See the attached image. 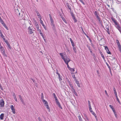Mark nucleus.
Instances as JSON below:
<instances>
[{
    "mask_svg": "<svg viewBox=\"0 0 121 121\" xmlns=\"http://www.w3.org/2000/svg\"><path fill=\"white\" fill-rule=\"evenodd\" d=\"M1 52L2 54L4 55V56H6V55L4 49L3 50H1Z\"/></svg>",
    "mask_w": 121,
    "mask_h": 121,
    "instance_id": "f3484780",
    "label": "nucleus"
},
{
    "mask_svg": "<svg viewBox=\"0 0 121 121\" xmlns=\"http://www.w3.org/2000/svg\"><path fill=\"white\" fill-rule=\"evenodd\" d=\"M42 25L43 27L46 30V29L45 25L44 24H43V25Z\"/></svg>",
    "mask_w": 121,
    "mask_h": 121,
    "instance_id": "13d9d810",
    "label": "nucleus"
},
{
    "mask_svg": "<svg viewBox=\"0 0 121 121\" xmlns=\"http://www.w3.org/2000/svg\"><path fill=\"white\" fill-rule=\"evenodd\" d=\"M113 112L114 114H117V112H116L115 110L114 111H113Z\"/></svg>",
    "mask_w": 121,
    "mask_h": 121,
    "instance_id": "774afa93",
    "label": "nucleus"
},
{
    "mask_svg": "<svg viewBox=\"0 0 121 121\" xmlns=\"http://www.w3.org/2000/svg\"><path fill=\"white\" fill-rule=\"evenodd\" d=\"M106 65H107V66L108 67V68H110V66L106 62Z\"/></svg>",
    "mask_w": 121,
    "mask_h": 121,
    "instance_id": "4d7b16f0",
    "label": "nucleus"
},
{
    "mask_svg": "<svg viewBox=\"0 0 121 121\" xmlns=\"http://www.w3.org/2000/svg\"><path fill=\"white\" fill-rule=\"evenodd\" d=\"M78 117L80 121H82V118H81L80 116H78Z\"/></svg>",
    "mask_w": 121,
    "mask_h": 121,
    "instance_id": "e433bc0d",
    "label": "nucleus"
},
{
    "mask_svg": "<svg viewBox=\"0 0 121 121\" xmlns=\"http://www.w3.org/2000/svg\"><path fill=\"white\" fill-rule=\"evenodd\" d=\"M99 14L97 12V11H95L94 12V15L96 16V17H99L98 16Z\"/></svg>",
    "mask_w": 121,
    "mask_h": 121,
    "instance_id": "aec40b11",
    "label": "nucleus"
},
{
    "mask_svg": "<svg viewBox=\"0 0 121 121\" xmlns=\"http://www.w3.org/2000/svg\"><path fill=\"white\" fill-rule=\"evenodd\" d=\"M72 46L73 47H74L75 46V44L73 42H71Z\"/></svg>",
    "mask_w": 121,
    "mask_h": 121,
    "instance_id": "603ef678",
    "label": "nucleus"
},
{
    "mask_svg": "<svg viewBox=\"0 0 121 121\" xmlns=\"http://www.w3.org/2000/svg\"><path fill=\"white\" fill-rule=\"evenodd\" d=\"M69 85L70 86V87L71 88V89H72V88H73V86L71 84V82H70V83H69Z\"/></svg>",
    "mask_w": 121,
    "mask_h": 121,
    "instance_id": "a18cd8bd",
    "label": "nucleus"
},
{
    "mask_svg": "<svg viewBox=\"0 0 121 121\" xmlns=\"http://www.w3.org/2000/svg\"><path fill=\"white\" fill-rule=\"evenodd\" d=\"M73 94L76 96H78V95L77 93L75 91L73 92Z\"/></svg>",
    "mask_w": 121,
    "mask_h": 121,
    "instance_id": "8fccbe9b",
    "label": "nucleus"
},
{
    "mask_svg": "<svg viewBox=\"0 0 121 121\" xmlns=\"http://www.w3.org/2000/svg\"><path fill=\"white\" fill-rule=\"evenodd\" d=\"M105 93L106 94V95L108 96H109V95L107 93V91H106V90H105Z\"/></svg>",
    "mask_w": 121,
    "mask_h": 121,
    "instance_id": "6e6d98bb",
    "label": "nucleus"
},
{
    "mask_svg": "<svg viewBox=\"0 0 121 121\" xmlns=\"http://www.w3.org/2000/svg\"><path fill=\"white\" fill-rule=\"evenodd\" d=\"M110 59L112 60H113L115 62L116 61V59L114 57H110Z\"/></svg>",
    "mask_w": 121,
    "mask_h": 121,
    "instance_id": "b1692460",
    "label": "nucleus"
},
{
    "mask_svg": "<svg viewBox=\"0 0 121 121\" xmlns=\"http://www.w3.org/2000/svg\"><path fill=\"white\" fill-rule=\"evenodd\" d=\"M40 19V23L42 24V25H43V23L42 21L41 20V19Z\"/></svg>",
    "mask_w": 121,
    "mask_h": 121,
    "instance_id": "09e8293b",
    "label": "nucleus"
},
{
    "mask_svg": "<svg viewBox=\"0 0 121 121\" xmlns=\"http://www.w3.org/2000/svg\"><path fill=\"white\" fill-rule=\"evenodd\" d=\"M49 16L50 19L52 18V16L50 14H49Z\"/></svg>",
    "mask_w": 121,
    "mask_h": 121,
    "instance_id": "338daca9",
    "label": "nucleus"
},
{
    "mask_svg": "<svg viewBox=\"0 0 121 121\" xmlns=\"http://www.w3.org/2000/svg\"><path fill=\"white\" fill-rule=\"evenodd\" d=\"M111 18L113 22L114 23L115 25L116 28L118 26H120L119 23L114 18L112 17Z\"/></svg>",
    "mask_w": 121,
    "mask_h": 121,
    "instance_id": "f257e3e1",
    "label": "nucleus"
},
{
    "mask_svg": "<svg viewBox=\"0 0 121 121\" xmlns=\"http://www.w3.org/2000/svg\"><path fill=\"white\" fill-rule=\"evenodd\" d=\"M105 50H106V51L108 54H111V53L109 51L108 47L106 46L105 47Z\"/></svg>",
    "mask_w": 121,
    "mask_h": 121,
    "instance_id": "f8f14e48",
    "label": "nucleus"
},
{
    "mask_svg": "<svg viewBox=\"0 0 121 121\" xmlns=\"http://www.w3.org/2000/svg\"><path fill=\"white\" fill-rule=\"evenodd\" d=\"M4 42L8 46V48L10 49H11V46H10L9 44V43L8 41L7 40H6L4 41Z\"/></svg>",
    "mask_w": 121,
    "mask_h": 121,
    "instance_id": "ddd939ff",
    "label": "nucleus"
},
{
    "mask_svg": "<svg viewBox=\"0 0 121 121\" xmlns=\"http://www.w3.org/2000/svg\"><path fill=\"white\" fill-rule=\"evenodd\" d=\"M69 69L71 71H72L73 72H74L75 71L74 69V68H70Z\"/></svg>",
    "mask_w": 121,
    "mask_h": 121,
    "instance_id": "bb28decb",
    "label": "nucleus"
},
{
    "mask_svg": "<svg viewBox=\"0 0 121 121\" xmlns=\"http://www.w3.org/2000/svg\"><path fill=\"white\" fill-rule=\"evenodd\" d=\"M59 77V80L60 81H61L62 80V78H61V76H60V77Z\"/></svg>",
    "mask_w": 121,
    "mask_h": 121,
    "instance_id": "5fc2aeb1",
    "label": "nucleus"
},
{
    "mask_svg": "<svg viewBox=\"0 0 121 121\" xmlns=\"http://www.w3.org/2000/svg\"><path fill=\"white\" fill-rule=\"evenodd\" d=\"M86 46L88 48L89 50L90 51H91V48L90 46L88 44H87Z\"/></svg>",
    "mask_w": 121,
    "mask_h": 121,
    "instance_id": "c9c22d12",
    "label": "nucleus"
},
{
    "mask_svg": "<svg viewBox=\"0 0 121 121\" xmlns=\"http://www.w3.org/2000/svg\"><path fill=\"white\" fill-rule=\"evenodd\" d=\"M71 90H72V91L73 92L75 91L74 89L73 88H72Z\"/></svg>",
    "mask_w": 121,
    "mask_h": 121,
    "instance_id": "052dcab7",
    "label": "nucleus"
},
{
    "mask_svg": "<svg viewBox=\"0 0 121 121\" xmlns=\"http://www.w3.org/2000/svg\"><path fill=\"white\" fill-rule=\"evenodd\" d=\"M100 54H101V56L103 58L104 60H105V58H104V56L103 54L102 53V52H101L100 53Z\"/></svg>",
    "mask_w": 121,
    "mask_h": 121,
    "instance_id": "ea45409f",
    "label": "nucleus"
},
{
    "mask_svg": "<svg viewBox=\"0 0 121 121\" xmlns=\"http://www.w3.org/2000/svg\"><path fill=\"white\" fill-rule=\"evenodd\" d=\"M38 119L39 121H42L40 117H39L38 118Z\"/></svg>",
    "mask_w": 121,
    "mask_h": 121,
    "instance_id": "680f3d73",
    "label": "nucleus"
},
{
    "mask_svg": "<svg viewBox=\"0 0 121 121\" xmlns=\"http://www.w3.org/2000/svg\"><path fill=\"white\" fill-rule=\"evenodd\" d=\"M113 89L114 93V94L115 95V96H117V92H116V90L115 88L113 87Z\"/></svg>",
    "mask_w": 121,
    "mask_h": 121,
    "instance_id": "5701e85b",
    "label": "nucleus"
},
{
    "mask_svg": "<svg viewBox=\"0 0 121 121\" xmlns=\"http://www.w3.org/2000/svg\"><path fill=\"white\" fill-rule=\"evenodd\" d=\"M84 117L85 119L86 120H86L87 121H89V120L86 114H84Z\"/></svg>",
    "mask_w": 121,
    "mask_h": 121,
    "instance_id": "412c9836",
    "label": "nucleus"
},
{
    "mask_svg": "<svg viewBox=\"0 0 121 121\" xmlns=\"http://www.w3.org/2000/svg\"><path fill=\"white\" fill-rule=\"evenodd\" d=\"M69 39L71 41V43L73 42V40L71 38H69Z\"/></svg>",
    "mask_w": 121,
    "mask_h": 121,
    "instance_id": "e2e57ef3",
    "label": "nucleus"
},
{
    "mask_svg": "<svg viewBox=\"0 0 121 121\" xmlns=\"http://www.w3.org/2000/svg\"><path fill=\"white\" fill-rule=\"evenodd\" d=\"M88 104L89 105V107H91V102L90 101L88 100Z\"/></svg>",
    "mask_w": 121,
    "mask_h": 121,
    "instance_id": "a19ab883",
    "label": "nucleus"
},
{
    "mask_svg": "<svg viewBox=\"0 0 121 121\" xmlns=\"http://www.w3.org/2000/svg\"><path fill=\"white\" fill-rule=\"evenodd\" d=\"M92 56H93V58L95 60V59H96V57L94 53L93 54H92Z\"/></svg>",
    "mask_w": 121,
    "mask_h": 121,
    "instance_id": "58836bf2",
    "label": "nucleus"
},
{
    "mask_svg": "<svg viewBox=\"0 0 121 121\" xmlns=\"http://www.w3.org/2000/svg\"><path fill=\"white\" fill-rule=\"evenodd\" d=\"M25 14L23 12L21 11L20 14L18 16L20 17L22 19L24 20L25 19Z\"/></svg>",
    "mask_w": 121,
    "mask_h": 121,
    "instance_id": "f03ea898",
    "label": "nucleus"
},
{
    "mask_svg": "<svg viewBox=\"0 0 121 121\" xmlns=\"http://www.w3.org/2000/svg\"><path fill=\"white\" fill-rule=\"evenodd\" d=\"M4 116V114L3 113H2L0 115V119L1 120H3Z\"/></svg>",
    "mask_w": 121,
    "mask_h": 121,
    "instance_id": "6ab92c4d",
    "label": "nucleus"
},
{
    "mask_svg": "<svg viewBox=\"0 0 121 121\" xmlns=\"http://www.w3.org/2000/svg\"><path fill=\"white\" fill-rule=\"evenodd\" d=\"M18 96L20 100H22V97L21 95H19Z\"/></svg>",
    "mask_w": 121,
    "mask_h": 121,
    "instance_id": "3c124183",
    "label": "nucleus"
},
{
    "mask_svg": "<svg viewBox=\"0 0 121 121\" xmlns=\"http://www.w3.org/2000/svg\"><path fill=\"white\" fill-rule=\"evenodd\" d=\"M21 12V11H19L18 9H15V14L17 15V16H18L20 14V13Z\"/></svg>",
    "mask_w": 121,
    "mask_h": 121,
    "instance_id": "39448f33",
    "label": "nucleus"
},
{
    "mask_svg": "<svg viewBox=\"0 0 121 121\" xmlns=\"http://www.w3.org/2000/svg\"><path fill=\"white\" fill-rule=\"evenodd\" d=\"M116 28L117 29L120 33H121V27L120 26H118Z\"/></svg>",
    "mask_w": 121,
    "mask_h": 121,
    "instance_id": "4be33fe9",
    "label": "nucleus"
},
{
    "mask_svg": "<svg viewBox=\"0 0 121 121\" xmlns=\"http://www.w3.org/2000/svg\"><path fill=\"white\" fill-rule=\"evenodd\" d=\"M109 106L110 108L112 109L113 111L115 110V108H114L113 106H112L111 105H109Z\"/></svg>",
    "mask_w": 121,
    "mask_h": 121,
    "instance_id": "393cba45",
    "label": "nucleus"
},
{
    "mask_svg": "<svg viewBox=\"0 0 121 121\" xmlns=\"http://www.w3.org/2000/svg\"><path fill=\"white\" fill-rule=\"evenodd\" d=\"M72 18L74 21L75 22H77V20L76 19L75 17L74 16H72Z\"/></svg>",
    "mask_w": 121,
    "mask_h": 121,
    "instance_id": "a878e982",
    "label": "nucleus"
},
{
    "mask_svg": "<svg viewBox=\"0 0 121 121\" xmlns=\"http://www.w3.org/2000/svg\"><path fill=\"white\" fill-rule=\"evenodd\" d=\"M0 22L4 26L5 28L7 30H8V27L6 26L5 24L4 23L2 19L0 20Z\"/></svg>",
    "mask_w": 121,
    "mask_h": 121,
    "instance_id": "7ed1b4c3",
    "label": "nucleus"
},
{
    "mask_svg": "<svg viewBox=\"0 0 121 121\" xmlns=\"http://www.w3.org/2000/svg\"><path fill=\"white\" fill-rule=\"evenodd\" d=\"M61 17L62 18V20L66 23H67V21H66L65 20V18L63 17H62V16H61Z\"/></svg>",
    "mask_w": 121,
    "mask_h": 121,
    "instance_id": "72a5a7b5",
    "label": "nucleus"
},
{
    "mask_svg": "<svg viewBox=\"0 0 121 121\" xmlns=\"http://www.w3.org/2000/svg\"><path fill=\"white\" fill-rule=\"evenodd\" d=\"M4 101L2 99L0 101V107H3L4 106Z\"/></svg>",
    "mask_w": 121,
    "mask_h": 121,
    "instance_id": "423d86ee",
    "label": "nucleus"
},
{
    "mask_svg": "<svg viewBox=\"0 0 121 121\" xmlns=\"http://www.w3.org/2000/svg\"><path fill=\"white\" fill-rule=\"evenodd\" d=\"M37 16H38V17L40 19H42V17L39 13H37Z\"/></svg>",
    "mask_w": 121,
    "mask_h": 121,
    "instance_id": "473e14b6",
    "label": "nucleus"
},
{
    "mask_svg": "<svg viewBox=\"0 0 121 121\" xmlns=\"http://www.w3.org/2000/svg\"><path fill=\"white\" fill-rule=\"evenodd\" d=\"M32 26H30L28 28V32L30 34H31L33 33V31L32 30Z\"/></svg>",
    "mask_w": 121,
    "mask_h": 121,
    "instance_id": "20e7f679",
    "label": "nucleus"
},
{
    "mask_svg": "<svg viewBox=\"0 0 121 121\" xmlns=\"http://www.w3.org/2000/svg\"><path fill=\"white\" fill-rule=\"evenodd\" d=\"M1 37L3 38V40L4 41L6 40H5V38L4 36L3 35V34H2L1 35H0Z\"/></svg>",
    "mask_w": 121,
    "mask_h": 121,
    "instance_id": "cd10ccee",
    "label": "nucleus"
},
{
    "mask_svg": "<svg viewBox=\"0 0 121 121\" xmlns=\"http://www.w3.org/2000/svg\"><path fill=\"white\" fill-rule=\"evenodd\" d=\"M43 102L45 104H46L45 106H46V107L49 110V111H50V109L49 107L48 106V103L46 101L45 102Z\"/></svg>",
    "mask_w": 121,
    "mask_h": 121,
    "instance_id": "9b49d317",
    "label": "nucleus"
},
{
    "mask_svg": "<svg viewBox=\"0 0 121 121\" xmlns=\"http://www.w3.org/2000/svg\"><path fill=\"white\" fill-rule=\"evenodd\" d=\"M51 25L52 26V28L53 29L54 31H55L56 30V27L55 26V25L54 24V22L51 23Z\"/></svg>",
    "mask_w": 121,
    "mask_h": 121,
    "instance_id": "9d476101",
    "label": "nucleus"
},
{
    "mask_svg": "<svg viewBox=\"0 0 121 121\" xmlns=\"http://www.w3.org/2000/svg\"><path fill=\"white\" fill-rule=\"evenodd\" d=\"M116 96V97L117 100V101L118 102V103L120 104H121V103L120 102V101H119V99H118V97L117 96Z\"/></svg>",
    "mask_w": 121,
    "mask_h": 121,
    "instance_id": "c756f323",
    "label": "nucleus"
},
{
    "mask_svg": "<svg viewBox=\"0 0 121 121\" xmlns=\"http://www.w3.org/2000/svg\"><path fill=\"white\" fill-rule=\"evenodd\" d=\"M73 49L74 52L76 53V50L75 48V47H73Z\"/></svg>",
    "mask_w": 121,
    "mask_h": 121,
    "instance_id": "37998d69",
    "label": "nucleus"
},
{
    "mask_svg": "<svg viewBox=\"0 0 121 121\" xmlns=\"http://www.w3.org/2000/svg\"><path fill=\"white\" fill-rule=\"evenodd\" d=\"M38 31H39L40 32V33L41 35L43 37V38H44V37H43L44 36L43 35V34L42 33L41 30H40L39 31V30Z\"/></svg>",
    "mask_w": 121,
    "mask_h": 121,
    "instance_id": "c85d7f7f",
    "label": "nucleus"
},
{
    "mask_svg": "<svg viewBox=\"0 0 121 121\" xmlns=\"http://www.w3.org/2000/svg\"><path fill=\"white\" fill-rule=\"evenodd\" d=\"M91 113L95 117L96 120L97 121V116H96V115L95 113L93 112V111L91 112Z\"/></svg>",
    "mask_w": 121,
    "mask_h": 121,
    "instance_id": "a211bd4d",
    "label": "nucleus"
},
{
    "mask_svg": "<svg viewBox=\"0 0 121 121\" xmlns=\"http://www.w3.org/2000/svg\"><path fill=\"white\" fill-rule=\"evenodd\" d=\"M50 19L51 23L54 22L52 18Z\"/></svg>",
    "mask_w": 121,
    "mask_h": 121,
    "instance_id": "de8ad7c7",
    "label": "nucleus"
},
{
    "mask_svg": "<svg viewBox=\"0 0 121 121\" xmlns=\"http://www.w3.org/2000/svg\"><path fill=\"white\" fill-rule=\"evenodd\" d=\"M21 101V102H22V104H25L23 100V99H22V100H20Z\"/></svg>",
    "mask_w": 121,
    "mask_h": 121,
    "instance_id": "864d4df0",
    "label": "nucleus"
},
{
    "mask_svg": "<svg viewBox=\"0 0 121 121\" xmlns=\"http://www.w3.org/2000/svg\"><path fill=\"white\" fill-rule=\"evenodd\" d=\"M10 108H11V110L12 111L13 113L14 114H15L16 113L15 109L14 108L13 106V105H11V106Z\"/></svg>",
    "mask_w": 121,
    "mask_h": 121,
    "instance_id": "1a4fd4ad",
    "label": "nucleus"
},
{
    "mask_svg": "<svg viewBox=\"0 0 121 121\" xmlns=\"http://www.w3.org/2000/svg\"><path fill=\"white\" fill-rule=\"evenodd\" d=\"M60 55L61 56V57L63 59V60H64V58L65 57H64V56L63 54L62 53H60Z\"/></svg>",
    "mask_w": 121,
    "mask_h": 121,
    "instance_id": "f704fd0d",
    "label": "nucleus"
},
{
    "mask_svg": "<svg viewBox=\"0 0 121 121\" xmlns=\"http://www.w3.org/2000/svg\"><path fill=\"white\" fill-rule=\"evenodd\" d=\"M54 98H55V101H56V103L59 101L58 99H57V97L56 96L55 97H54Z\"/></svg>",
    "mask_w": 121,
    "mask_h": 121,
    "instance_id": "49530a36",
    "label": "nucleus"
},
{
    "mask_svg": "<svg viewBox=\"0 0 121 121\" xmlns=\"http://www.w3.org/2000/svg\"><path fill=\"white\" fill-rule=\"evenodd\" d=\"M49 16L50 19L52 18V16L50 14H49Z\"/></svg>",
    "mask_w": 121,
    "mask_h": 121,
    "instance_id": "69168bd1",
    "label": "nucleus"
},
{
    "mask_svg": "<svg viewBox=\"0 0 121 121\" xmlns=\"http://www.w3.org/2000/svg\"><path fill=\"white\" fill-rule=\"evenodd\" d=\"M106 29V30L108 33V34H110V33L109 32V27L108 25H107L105 27Z\"/></svg>",
    "mask_w": 121,
    "mask_h": 121,
    "instance_id": "6e6552de",
    "label": "nucleus"
},
{
    "mask_svg": "<svg viewBox=\"0 0 121 121\" xmlns=\"http://www.w3.org/2000/svg\"><path fill=\"white\" fill-rule=\"evenodd\" d=\"M76 82L77 84V85L78 86V87H80V85L78 81L77 80H76Z\"/></svg>",
    "mask_w": 121,
    "mask_h": 121,
    "instance_id": "7c9ffc66",
    "label": "nucleus"
},
{
    "mask_svg": "<svg viewBox=\"0 0 121 121\" xmlns=\"http://www.w3.org/2000/svg\"><path fill=\"white\" fill-rule=\"evenodd\" d=\"M41 98L43 102H45L46 100L43 99L44 96H43V93H41Z\"/></svg>",
    "mask_w": 121,
    "mask_h": 121,
    "instance_id": "4468645a",
    "label": "nucleus"
},
{
    "mask_svg": "<svg viewBox=\"0 0 121 121\" xmlns=\"http://www.w3.org/2000/svg\"><path fill=\"white\" fill-rule=\"evenodd\" d=\"M63 60L65 62H69L70 60V59L68 57H65L64 58V60Z\"/></svg>",
    "mask_w": 121,
    "mask_h": 121,
    "instance_id": "0eeeda50",
    "label": "nucleus"
},
{
    "mask_svg": "<svg viewBox=\"0 0 121 121\" xmlns=\"http://www.w3.org/2000/svg\"><path fill=\"white\" fill-rule=\"evenodd\" d=\"M82 4H84V3L82 0H79Z\"/></svg>",
    "mask_w": 121,
    "mask_h": 121,
    "instance_id": "bf43d9fd",
    "label": "nucleus"
},
{
    "mask_svg": "<svg viewBox=\"0 0 121 121\" xmlns=\"http://www.w3.org/2000/svg\"><path fill=\"white\" fill-rule=\"evenodd\" d=\"M89 111L91 112H92L93 111L92 110L91 107H89Z\"/></svg>",
    "mask_w": 121,
    "mask_h": 121,
    "instance_id": "c03bdc74",
    "label": "nucleus"
},
{
    "mask_svg": "<svg viewBox=\"0 0 121 121\" xmlns=\"http://www.w3.org/2000/svg\"><path fill=\"white\" fill-rule=\"evenodd\" d=\"M35 26L37 28V30L38 31H39L40 29H39V27L38 23H35Z\"/></svg>",
    "mask_w": 121,
    "mask_h": 121,
    "instance_id": "dca6fc26",
    "label": "nucleus"
},
{
    "mask_svg": "<svg viewBox=\"0 0 121 121\" xmlns=\"http://www.w3.org/2000/svg\"><path fill=\"white\" fill-rule=\"evenodd\" d=\"M98 21H99V23L102 26L103 25L102 24V22L101 21V19H100L98 20Z\"/></svg>",
    "mask_w": 121,
    "mask_h": 121,
    "instance_id": "79ce46f5",
    "label": "nucleus"
},
{
    "mask_svg": "<svg viewBox=\"0 0 121 121\" xmlns=\"http://www.w3.org/2000/svg\"><path fill=\"white\" fill-rule=\"evenodd\" d=\"M56 103L57 104V105H58L59 107L61 109H62V108L61 106L60 103L59 102V101L58 102Z\"/></svg>",
    "mask_w": 121,
    "mask_h": 121,
    "instance_id": "2eb2a0df",
    "label": "nucleus"
},
{
    "mask_svg": "<svg viewBox=\"0 0 121 121\" xmlns=\"http://www.w3.org/2000/svg\"><path fill=\"white\" fill-rule=\"evenodd\" d=\"M65 80H66V81L67 82H68V83H70V81L69 80L68 78H66Z\"/></svg>",
    "mask_w": 121,
    "mask_h": 121,
    "instance_id": "4c0bfd02",
    "label": "nucleus"
},
{
    "mask_svg": "<svg viewBox=\"0 0 121 121\" xmlns=\"http://www.w3.org/2000/svg\"><path fill=\"white\" fill-rule=\"evenodd\" d=\"M31 79L33 81V82L34 83L35 82V80L34 79H33L32 78H31Z\"/></svg>",
    "mask_w": 121,
    "mask_h": 121,
    "instance_id": "0e129e2a",
    "label": "nucleus"
},
{
    "mask_svg": "<svg viewBox=\"0 0 121 121\" xmlns=\"http://www.w3.org/2000/svg\"><path fill=\"white\" fill-rule=\"evenodd\" d=\"M66 6H67L68 8L70 10H71V8L70 6L69 5V4L67 3L66 4Z\"/></svg>",
    "mask_w": 121,
    "mask_h": 121,
    "instance_id": "2f4dec72",
    "label": "nucleus"
}]
</instances>
